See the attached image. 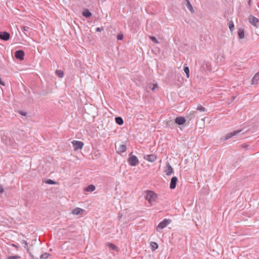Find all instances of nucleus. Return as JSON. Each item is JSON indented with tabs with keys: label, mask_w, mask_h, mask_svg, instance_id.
<instances>
[{
	"label": "nucleus",
	"mask_w": 259,
	"mask_h": 259,
	"mask_svg": "<svg viewBox=\"0 0 259 259\" xmlns=\"http://www.w3.org/2000/svg\"><path fill=\"white\" fill-rule=\"evenodd\" d=\"M145 197L146 200L148 201L150 205H152L153 202L155 200L156 195L153 191H148L146 193Z\"/></svg>",
	"instance_id": "nucleus-1"
},
{
	"label": "nucleus",
	"mask_w": 259,
	"mask_h": 259,
	"mask_svg": "<svg viewBox=\"0 0 259 259\" xmlns=\"http://www.w3.org/2000/svg\"><path fill=\"white\" fill-rule=\"evenodd\" d=\"M171 222L170 219H164L161 222H160L156 228V230L159 231V229H162L166 227Z\"/></svg>",
	"instance_id": "nucleus-2"
},
{
	"label": "nucleus",
	"mask_w": 259,
	"mask_h": 259,
	"mask_svg": "<svg viewBox=\"0 0 259 259\" xmlns=\"http://www.w3.org/2000/svg\"><path fill=\"white\" fill-rule=\"evenodd\" d=\"M249 22L255 27H259V19L253 16H250L248 18Z\"/></svg>",
	"instance_id": "nucleus-3"
},
{
	"label": "nucleus",
	"mask_w": 259,
	"mask_h": 259,
	"mask_svg": "<svg viewBox=\"0 0 259 259\" xmlns=\"http://www.w3.org/2000/svg\"><path fill=\"white\" fill-rule=\"evenodd\" d=\"M128 162L131 166H136L139 162L138 158L135 155L130 156L128 159Z\"/></svg>",
	"instance_id": "nucleus-4"
},
{
	"label": "nucleus",
	"mask_w": 259,
	"mask_h": 259,
	"mask_svg": "<svg viewBox=\"0 0 259 259\" xmlns=\"http://www.w3.org/2000/svg\"><path fill=\"white\" fill-rule=\"evenodd\" d=\"M72 144L74 147V150L75 151L78 149H81L83 146V143L82 142L76 140H73L72 142Z\"/></svg>",
	"instance_id": "nucleus-5"
},
{
	"label": "nucleus",
	"mask_w": 259,
	"mask_h": 259,
	"mask_svg": "<svg viewBox=\"0 0 259 259\" xmlns=\"http://www.w3.org/2000/svg\"><path fill=\"white\" fill-rule=\"evenodd\" d=\"M10 38L9 33L6 31L0 32V39L5 41L8 40Z\"/></svg>",
	"instance_id": "nucleus-6"
},
{
	"label": "nucleus",
	"mask_w": 259,
	"mask_h": 259,
	"mask_svg": "<svg viewBox=\"0 0 259 259\" xmlns=\"http://www.w3.org/2000/svg\"><path fill=\"white\" fill-rule=\"evenodd\" d=\"M24 52L23 50H18L15 52V56L17 59L20 60H23L24 59Z\"/></svg>",
	"instance_id": "nucleus-7"
},
{
	"label": "nucleus",
	"mask_w": 259,
	"mask_h": 259,
	"mask_svg": "<svg viewBox=\"0 0 259 259\" xmlns=\"http://www.w3.org/2000/svg\"><path fill=\"white\" fill-rule=\"evenodd\" d=\"M144 159L149 161V162H154L157 159V156L155 154H149L144 155Z\"/></svg>",
	"instance_id": "nucleus-8"
},
{
	"label": "nucleus",
	"mask_w": 259,
	"mask_h": 259,
	"mask_svg": "<svg viewBox=\"0 0 259 259\" xmlns=\"http://www.w3.org/2000/svg\"><path fill=\"white\" fill-rule=\"evenodd\" d=\"M241 131V130H238V131H234L233 132H231L230 133L227 134L224 137V140H227L231 138V137H233L234 136H236V135L239 134Z\"/></svg>",
	"instance_id": "nucleus-9"
},
{
	"label": "nucleus",
	"mask_w": 259,
	"mask_h": 259,
	"mask_svg": "<svg viewBox=\"0 0 259 259\" xmlns=\"http://www.w3.org/2000/svg\"><path fill=\"white\" fill-rule=\"evenodd\" d=\"M186 122V119L184 117H177L175 119V123L178 125H182Z\"/></svg>",
	"instance_id": "nucleus-10"
},
{
	"label": "nucleus",
	"mask_w": 259,
	"mask_h": 259,
	"mask_svg": "<svg viewBox=\"0 0 259 259\" xmlns=\"http://www.w3.org/2000/svg\"><path fill=\"white\" fill-rule=\"evenodd\" d=\"M178 179L176 177H173L171 179L169 187L171 189H174L176 187Z\"/></svg>",
	"instance_id": "nucleus-11"
},
{
	"label": "nucleus",
	"mask_w": 259,
	"mask_h": 259,
	"mask_svg": "<svg viewBox=\"0 0 259 259\" xmlns=\"http://www.w3.org/2000/svg\"><path fill=\"white\" fill-rule=\"evenodd\" d=\"M172 172L173 168H172L170 164L169 163H167L166 164V169L165 170V172L166 175L167 176H169L172 173Z\"/></svg>",
	"instance_id": "nucleus-12"
},
{
	"label": "nucleus",
	"mask_w": 259,
	"mask_h": 259,
	"mask_svg": "<svg viewBox=\"0 0 259 259\" xmlns=\"http://www.w3.org/2000/svg\"><path fill=\"white\" fill-rule=\"evenodd\" d=\"M126 150V146L125 145L121 144L120 145L117 149V152L122 153L125 152Z\"/></svg>",
	"instance_id": "nucleus-13"
},
{
	"label": "nucleus",
	"mask_w": 259,
	"mask_h": 259,
	"mask_svg": "<svg viewBox=\"0 0 259 259\" xmlns=\"http://www.w3.org/2000/svg\"><path fill=\"white\" fill-rule=\"evenodd\" d=\"M83 212V209L77 207L73 209L72 211V213L74 215H78L82 214Z\"/></svg>",
	"instance_id": "nucleus-14"
},
{
	"label": "nucleus",
	"mask_w": 259,
	"mask_h": 259,
	"mask_svg": "<svg viewBox=\"0 0 259 259\" xmlns=\"http://www.w3.org/2000/svg\"><path fill=\"white\" fill-rule=\"evenodd\" d=\"M259 80V71L256 73L253 76L252 79V84H255L258 83V81Z\"/></svg>",
	"instance_id": "nucleus-15"
},
{
	"label": "nucleus",
	"mask_w": 259,
	"mask_h": 259,
	"mask_svg": "<svg viewBox=\"0 0 259 259\" xmlns=\"http://www.w3.org/2000/svg\"><path fill=\"white\" fill-rule=\"evenodd\" d=\"M186 6H187V8L190 10V11L191 12V13H194V10L192 6V5L191 4L189 0H186Z\"/></svg>",
	"instance_id": "nucleus-16"
},
{
	"label": "nucleus",
	"mask_w": 259,
	"mask_h": 259,
	"mask_svg": "<svg viewBox=\"0 0 259 259\" xmlns=\"http://www.w3.org/2000/svg\"><path fill=\"white\" fill-rule=\"evenodd\" d=\"M95 189L96 187L94 185H90L87 187L86 188H85L84 191L87 192H93L95 190Z\"/></svg>",
	"instance_id": "nucleus-17"
},
{
	"label": "nucleus",
	"mask_w": 259,
	"mask_h": 259,
	"mask_svg": "<svg viewBox=\"0 0 259 259\" xmlns=\"http://www.w3.org/2000/svg\"><path fill=\"white\" fill-rule=\"evenodd\" d=\"M238 34L240 39H242L244 37V32L243 29H239L238 31Z\"/></svg>",
	"instance_id": "nucleus-18"
},
{
	"label": "nucleus",
	"mask_w": 259,
	"mask_h": 259,
	"mask_svg": "<svg viewBox=\"0 0 259 259\" xmlns=\"http://www.w3.org/2000/svg\"><path fill=\"white\" fill-rule=\"evenodd\" d=\"M158 87L157 84H149L147 87V90L148 89H151L152 91H154L156 88Z\"/></svg>",
	"instance_id": "nucleus-19"
},
{
	"label": "nucleus",
	"mask_w": 259,
	"mask_h": 259,
	"mask_svg": "<svg viewBox=\"0 0 259 259\" xmlns=\"http://www.w3.org/2000/svg\"><path fill=\"white\" fill-rule=\"evenodd\" d=\"M82 15L86 18H89L92 16V13L88 10H85L83 12Z\"/></svg>",
	"instance_id": "nucleus-20"
},
{
	"label": "nucleus",
	"mask_w": 259,
	"mask_h": 259,
	"mask_svg": "<svg viewBox=\"0 0 259 259\" xmlns=\"http://www.w3.org/2000/svg\"><path fill=\"white\" fill-rule=\"evenodd\" d=\"M116 122L119 125H122L123 123V120L120 117L115 118Z\"/></svg>",
	"instance_id": "nucleus-21"
},
{
	"label": "nucleus",
	"mask_w": 259,
	"mask_h": 259,
	"mask_svg": "<svg viewBox=\"0 0 259 259\" xmlns=\"http://www.w3.org/2000/svg\"><path fill=\"white\" fill-rule=\"evenodd\" d=\"M107 246H108V247L112 250H117L118 249V248L116 246H115V245H114L112 243H108L107 244Z\"/></svg>",
	"instance_id": "nucleus-22"
},
{
	"label": "nucleus",
	"mask_w": 259,
	"mask_h": 259,
	"mask_svg": "<svg viewBox=\"0 0 259 259\" xmlns=\"http://www.w3.org/2000/svg\"><path fill=\"white\" fill-rule=\"evenodd\" d=\"M55 73L60 78L63 77L64 76V72L60 70H57Z\"/></svg>",
	"instance_id": "nucleus-23"
},
{
	"label": "nucleus",
	"mask_w": 259,
	"mask_h": 259,
	"mask_svg": "<svg viewBox=\"0 0 259 259\" xmlns=\"http://www.w3.org/2000/svg\"><path fill=\"white\" fill-rule=\"evenodd\" d=\"M150 245L153 250H155L156 249L158 248V246L157 243L155 242H151L150 243Z\"/></svg>",
	"instance_id": "nucleus-24"
},
{
	"label": "nucleus",
	"mask_w": 259,
	"mask_h": 259,
	"mask_svg": "<svg viewBox=\"0 0 259 259\" xmlns=\"http://www.w3.org/2000/svg\"><path fill=\"white\" fill-rule=\"evenodd\" d=\"M184 71L186 73L187 78H189L190 76L189 67L187 66L184 67Z\"/></svg>",
	"instance_id": "nucleus-25"
},
{
	"label": "nucleus",
	"mask_w": 259,
	"mask_h": 259,
	"mask_svg": "<svg viewBox=\"0 0 259 259\" xmlns=\"http://www.w3.org/2000/svg\"><path fill=\"white\" fill-rule=\"evenodd\" d=\"M149 38L155 44H158L159 41L157 40L155 37L153 36H149Z\"/></svg>",
	"instance_id": "nucleus-26"
},
{
	"label": "nucleus",
	"mask_w": 259,
	"mask_h": 259,
	"mask_svg": "<svg viewBox=\"0 0 259 259\" xmlns=\"http://www.w3.org/2000/svg\"><path fill=\"white\" fill-rule=\"evenodd\" d=\"M228 25H229V27L231 31H233V30L234 28V25L233 22L232 21H230L229 22Z\"/></svg>",
	"instance_id": "nucleus-27"
},
{
	"label": "nucleus",
	"mask_w": 259,
	"mask_h": 259,
	"mask_svg": "<svg viewBox=\"0 0 259 259\" xmlns=\"http://www.w3.org/2000/svg\"><path fill=\"white\" fill-rule=\"evenodd\" d=\"M197 110L200 112H204L206 111L205 108L201 105L198 106L197 108Z\"/></svg>",
	"instance_id": "nucleus-28"
},
{
	"label": "nucleus",
	"mask_w": 259,
	"mask_h": 259,
	"mask_svg": "<svg viewBox=\"0 0 259 259\" xmlns=\"http://www.w3.org/2000/svg\"><path fill=\"white\" fill-rule=\"evenodd\" d=\"M21 257L19 255L9 256L7 259H20Z\"/></svg>",
	"instance_id": "nucleus-29"
},
{
	"label": "nucleus",
	"mask_w": 259,
	"mask_h": 259,
	"mask_svg": "<svg viewBox=\"0 0 259 259\" xmlns=\"http://www.w3.org/2000/svg\"><path fill=\"white\" fill-rule=\"evenodd\" d=\"M49 255V254H48L47 253H43L40 256V259H47Z\"/></svg>",
	"instance_id": "nucleus-30"
},
{
	"label": "nucleus",
	"mask_w": 259,
	"mask_h": 259,
	"mask_svg": "<svg viewBox=\"0 0 259 259\" xmlns=\"http://www.w3.org/2000/svg\"><path fill=\"white\" fill-rule=\"evenodd\" d=\"M175 124V123L174 122H172V121L170 120V121H167L166 122V125L167 126H173Z\"/></svg>",
	"instance_id": "nucleus-31"
},
{
	"label": "nucleus",
	"mask_w": 259,
	"mask_h": 259,
	"mask_svg": "<svg viewBox=\"0 0 259 259\" xmlns=\"http://www.w3.org/2000/svg\"><path fill=\"white\" fill-rule=\"evenodd\" d=\"M46 183L49 184H55V182L52 180H48Z\"/></svg>",
	"instance_id": "nucleus-32"
},
{
	"label": "nucleus",
	"mask_w": 259,
	"mask_h": 259,
	"mask_svg": "<svg viewBox=\"0 0 259 259\" xmlns=\"http://www.w3.org/2000/svg\"><path fill=\"white\" fill-rule=\"evenodd\" d=\"M29 29V27L28 26H23V30L24 31H28Z\"/></svg>",
	"instance_id": "nucleus-33"
},
{
	"label": "nucleus",
	"mask_w": 259,
	"mask_h": 259,
	"mask_svg": "<svg viewBox=\"0 0 259 259\" xmlns=\"http://www.w3.org/2000/svg\"><path fill=\"white\" fill-rule=\"evenodd\" d=\"M117 38L118 40H122L123 38V35L122 34H119L117 35Z\"/></svg>",
	"instance_id": "nucleus-34"
},
{
	"label": "nucleus",
	"mask_w": 259,
	"mask_h": 259,
	"mask_svg": "<svg viewBox=\"0 0 259 259\" xmlns=\"http://www.w3.org/2000/svg\"><path fill=\"white\" fill-rule=\"evenodd\" d=\"M248 145L245 144L241 145V147L243 148H246L248 147Z\"/></svg>",
	"instance_id": "nucleus-35"
},
{
	"label": "nucleus",
	"mask_w": 259,
	"mask_h": 259,
	"mask_svg": "<svg viewBox=\"0 0 259 259\" xmlns=\"http://www.w3.org/2000/svg\"><path fill=\"white\" fill-rule=\"evenodd\" d=\"M103 30V28H100V27H98L96 28V31H99V32H101V31H102Z\"/></svg>",
	"instance_id": "nucleus-36"
},
{
	"label": "nucleus",
	"mask_w": 259,
	"mask_h": 259,
	"mask_svg": "<svg viewBox=\"0 0 259 259\" xmlns=\"http://www.w3.org/2000/svg\"><path fill=\"white\" fill-rule=\"evenodd\" d=\"M23 244H24L25 245V247L27 246V245H28V243L25 240L23 241Z\"/></svg>",
	"instance_id": "nucleus-37"
},
{
	"label": "nucleus",
	"mask_w": 259,
	"mask_h": 259,
	"mask_svg": "<svg viewBox=\"0 0 259 259\" xmlns=\"http://www.w3.org/2000/svg\"><path fill=\"white\" fill-rule=\"evenodd\" d=\"M4 192V189L3 188L0 186V193H2Z\"/></svg>",
	"instance_id": "nucleus-38"
},
{
	"label": "nucleus",
	"mask_w": 259,
	"mask_h": 259,
	"mask_svg": "<svg viewBox=\"0 0 259 259\" xmlns=\"http://www.w3.org/2000/svg\"><path fill=\"white\" fill-rule=\"evenodd\" d=\"M20 114H21V115H24V116H26V113H25V112H20Z\"/></svg>",
	"instance_id": "nucleus-39"
},
{
	"label": "nucleus",
	"mask_w": 259,
	"mask_h": 259,
	"mask_svg": "<svg viewBox=\"0 0 259 259\" xmlns=\"http://www.w3.org/2000/svg\"><path fill=\"white\" fill-rule=\"evenodd\" d=\"M250 3H251V0H248V5H250Z\"/></svg>",
	"instance_id": "nucleus-40"
}]
</instances>
